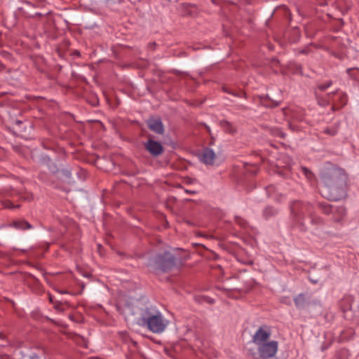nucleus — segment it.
I'll list each match as a JSON object with an SVG mask.
<instances>
[{
	"label": "nucleus",
	"instance_id": "32",
	"mask_svg": "<svg viewBox=\"0 0 359 359\" xmlns=\"http://www.w3.org/2000/svg\"><path fill=\"white\" fill-rule=\"evenodd\" d=\"M323 133L330 136H334L337 133V129L335 128H326L324 129Z\"/></svg>",
	"mask_w": 359,
	"mask_h": 359
},
{
	"label": "nucleus",
	"instance_id": "12",
	"mask_svg": "<svg viewBox=\"0 0 359 359\" xmlns=\"http://www.w3.org/2000/svg\"><path fill=\"white\" fill-rule=\"evenodd\" d=\"M148 128L158 135L164 133V126L160 118L151 117L147 121Z\"/></svg>",
	"mask_w": 359,
	"mask_h": 359
},
{
	"label": "nucleus",
	"instance_id": "31",
	"mask_svg": "<svg viewBox=\"0 0 359 359\" xmlns=\"http://www.w3.org/2000/svg\"><path fill=\"white\" fill-rule=\"evenodd\" d=\"M332 85V81L331 80L327 81V82L324 83H320L318 85V89L320 91H325L329 87H330Z\"/></svg>",
	"mask_w": 359,
	"mask_h": 359
},
{
	"label": "nucleus",
	"instance_id": "24",
	"mask_svg": "<svg viewBox=\"0 0 359 359\" xmlns=\"http://www.w3.org/2000/svg\"><path fill=\"white\" fill-rule=\"evenodd\" d=\"M316 100L320 106L327 107L332 101V98H328L327 94L325 97L319 96L318 94H316Z\"/></svg>",
	"mask_w": 359,
	"mask_h": 359
},
{
	"label": "nucleus",
	"instance_id": "57",
	"mask_svg": "<svg viewBox=\"0 0 359 359\" xmlns=\"http://www.w3.org/2000/svg\"><path fill=\"white\" fill-rule=\"evenodd\" d=\"M288 124H289V126H290L292 130H294V128H292V124H291L290 123H289Z\"/></svg>",
	"mask_w": 359,
	"mask_h": 359
},
{
	"label": "nucleus",
	"instance_id": "6",
	"mask_svg": "<svg viewBox=\"0 0 359 359\" xmlns=\"http://www.w3.org/2000/svg\"><path fill=\"white\" fill-rule=\"evenodd\" d=\"M317 207L325 215H332L334 222H341L346 215V208L344 206H334L326 202H318Z\"/></svg>",
	"mask_w": 359,
	"mask_h": 359
},
{
	"label": "nucleus",
	"instance_id": "34",
	"mask_svg": "<svg viewBox=\"0 0 359 359\" xmlns=\"http://www.w3.org/2000/svg\"><path fill=\"white\" fill-rule=\"evenodd\" d=\"M235 221L238 224H239L243 228H245V226H247V222L240 217H236Z\"/></svg>",
	"mask_w": 359,
	"mask_h": 359
},
{
	"label": "nucleus",
	"instance_id": "58",
	"mask_svg": "<svg viewBox=\"0 0 359 359\" xmlns=\"http://www.w3.org/2000/svg\"><path fill=\"white\" fill-rule=\"evenodd\" d=\"M242 108L244 109H247V107H245V106H242Z\"/></svg>",
	"mask_w": 359,
	"mask_h": 359
},
{
	"label": "nucleus",
	"instance_id": "35",
	"mask_svg": "<svg viewBox=\"0 0 359 359\" xmlns=\"http://www.w3.org/2000/svg\"><path fill=\"white\" fill-rule=\"evenodd\" d=\"M69 318L75 323H81L82 317L81 316L70 315Z\"/></svg>",
	"mask_w": 359,
	"mask_h": 359
},
{
	"label": "nucleus",
	"instance_id": "17",
	"mask_svg": "<svg viewBox=\"0 0 359 359\" xmlns=\"http://www.w3.org/2000/svg\"><path fill=\"white\" fill-rule=\"evenodd\" d=\"M281 111L285 118L290 117L297 121H302L304 119V114L300 109L294 110L285 107L283 108Z\"/></svg>",
	"mask_w": 359,
	"mask_h": 359
},
{
	"label": "nucleus",
	"instance_id": "28",
	"mask_svg": "<svg viewBox=\"0 0 359 359\" xmlns=\"http://www.w3.org/2000/svg\"><path fill=\"white\" fill-rule=\"evenodd\" d=\"M20 359H45V358L36 353H31L29 354H23Z\"/></svg>",
	"mask_w": 359,
	"mask_h": 359
},
{
	"label": "nucleus",
	"instance_id": "36",
	"mask_svg": "<svg viewBox=\"0 0 359 359\" xmlns=\"http://www.w3.org/2000/svg\"><path fill=\"white\" fill-rule=\"evenodd\" d=\"M252 168H248L246 167V170L250 172L252 175H255L258 171V168L256 165L251 166Z\"/></svg>",
	"mask_w": 359,
	"mask_h": 359
},
{
	"label": "nucleus",
	"instance_id": "21",
	"mask_svg": "<svg viewBox=\"0 0 359 359\" xmlns=\"http://www.w3.org/2000/svg\"><path fill=\"white\" fill-rule=\"evenodd\" d=\"M58 175V178L63 180L67 181L72 179V169L70 166L66 165L60 169Z\"/></svg>",
	"mask_w": 359,
	"mask_h": 359
},
{
	"label": "nucleus",
	"instance_id": "9",
	"mask_svg": "<svg viewBox=\"0 0 359 359\" xmlns=\"http://www.w3.org/2000/svg\"><path fill=\"white\" fill-rule=\"evenodd\" d=\"M157 311H158L152 306H145L140 309L139 316L135 319L137 323L140 326H145L149 319L151 318Z\"/></svg>",
	"mask_w": 359,
	"mask_h": 359
},
{
	"label": "nucleus",
	"instance_id": "8",
	"mask_svg": "<svg viewBox=\"0 0 359 359\" xmlns=\"http://www.w3.org/2000/svg\"><path fill=\"white\" fill-rule=\"evenodd\" d=\"M144 149L151 154L153 157H158L164 152V147L163 144L158 141L149 137L148 140L144 144Z\"/></svg>",
	"mask_w": 359,
	"mask_h": 359
},
{
	"label": "nucleus",
	"instance_id": "37",
	"mask_svg": "<svg viewBox=\"0 0 359 359\" xmlns=\"http://www.w3.org/2000/svg\"><path fill=\"white\" fill-rule=\"evenodd\" d=\"M53 304H54L55 309H56L57 311H63L62 304L61 302L55 301V302Z\"/></svg>",
	"mask_w": 359,
	"mask_h": 359
},
{
	"label": "nucleus",
	"instance_id": "29",
	"mask_svg": "<svg viewBox=\"0 0 359 359\" xmlns=\"http://www.w3.org/2000/svg\"><path fill=\"white\" fill-rule=\"evenodd\" d=\"M195 299H196V301H197L199 303L207 302L210 304H212L215 302L213 299H211L208 297H205V296L196 297Z\"/></svg>",
	"mask_w": 359,
	"mask_h": 359
},
{
	"label": "nucleus",
	"instance_id": "45",
	"mask_svg": "<svg viewBox=\"0 0 359 359\" xmlns=\"http://www.w3.org/2000/svg\"><path fill=\"white\" fill-rule=\"evenodd\" d=\"M104 2L106 4H111V3H115V2H121V0H103Z\"/></svg>",
	"mask_w": 359,
	"mask_h": 359
},
{
	"label": "nucleus",
	"instance_id": "52",
	"mask_svg": "<svg viewBox=\"0 0 359 359\" xmlns=\"http://www.w3.org/2000/svg\"><path fill=\"white\" fill-rule=\"evenodd\" d=\"M284 11L285 14H290L289 10L286 7H284Z\"/></svg>",
	"mask_w": 359,
	"mask_h": 359
},
{
	"label": "nucleus",
	"instance_id": "11",
	"mask_svg": "<svg viewBox=\"0 0 359 359\" xmlns=\"http://www.w3.org/2000/svg\"><path fill=\"white\" fill-rule=\"evenodd\" d=\"M198 156L200 161L205 165H213L216 158L215 153L209 147L203 148Z\"/></svg>",
	"mask_w": 359,
	"mask_h": 359
},
{
	"label": "nucleus",
	"instance_id": "47",
	"mask_svg": "<svg viewBox=\"0 0 359 359\" xmlns=\"http://www.w3.org/2000/svg\"><path fill=\"white\" fill-rule=\"evenodd\" d=\"M287 159V164L285 165L286 168H290V158L289 157H286Z\"/></svg>",
	"mask_w": 359,
	"mask_h": 359
},
{
	"label": "nucleus",
	"instance_id": "33",
	"mask_svg": "<svg viewBox=\"0 0 359 359\" xmlns=\"http://www.w3.org/2000/svg\"><path fill=\"white\" fill-rule=\"evenodd\" d=\"M4 205L5 208L9 209L18 208L20 207V205H14L13 202L9 200L4 201Z\"/></svg>",
	"mask_w": 359,
	"mask_h": 359
},
{
	"label": "nucleus",
	"instance_id": "46",
	"mask_svg": "<svg viewBox=\"0 0 359 359\" xmlns=\"http://www.w3.org/2000/svg\"><path fill=\"white\" fill-rule=\"evenodd\" d=\"M48 299H49V302L52 304H54L55 302V301L54 300L53 296L51 295L50 294H48Z\"/></svg>",
	"mask_w": 359,
	"mask_h": 359
},
{
	"label": "nucleus",
	"instance_id": "59",
	"mask_svg": "<svg viewBox=\"0 0 359 359\" xmlns=\"http://www.w3.org/2000/svg\"><path fill=\"white\" fill-rule=\"evenodd\" d=\"M118 255H121V256H123V252H118Z\"/></svg>",
	"mask_w": 359,
	"mask_h": 359
},
{
	"label": "nucleus",
	"instance_id": "2",
	"mask_svg": "<svg viewBox=\"0 0 359 359\" xmlns=\"http://www.w3.org/2000/svg\"><path fill=\"white\" fill-rule=\"evenodd\" d=\"M182 264V260L169 251L156 254L149 259L147 266L154 271L168 273Z\"/></svg>",
	"mask_w": 359,
	"mask_h": 359
},
{
	"label": "nucleus",
	"instance_id": "30",
	"mask_svg": "<svg viewBox=\"0 0 359 359\" xmlns=\"http://www.w3.org/2000/svg\"><path fill=\"white\" fill-rule=\"evenodd\" d=\"M301 170H302L303 174L305 175V177L308 180H311L313 179L314 175H313V172L309 168H307L306 167H301Z\"/></svg>",
	"mask_w": 359,
	"mask_h": 359
},
{
	"label": "nucleus",
	"instance_id": "27",
	"mask_svg": "<svg viewBox=\"0 0 359 359\" xmlns=\"http://www.w3.org/2000/svg\"><path fill=\"white\" fill-rule=\"evenodd\" d=\"M122 341L126 344H133V346H136L137 342L132 339L127 333L121 334Z\"/></svg>",
	"mask_w": 359,
	"mask_h": 359
},
{
	"label": "nucleus",
	"instance_id": "48",
	"mask_svg": "<svg viewBox=\"0 0 359 359\" xmlns=\"http://www.w3.org/2000/svg\"><path fill=\"white\" fill-rule=\"evenodd\" d=\"M15 194H16V195H18V194H20V193H18L17 191H12V192H11V193L8 194V196H11V197H13V196L14 195H15Z\"/></svg>",
	"mask_w": 359,
	"mask_h": 359
},
{
	"label": "nucleus",
	"instance_id": "54",
	"mask_svg": "<svg viewBox=\"0 0 359 359\" xmlns=\"http://www.w3.org/2000/svg\"><path fill=\"white\" fill-rule=\"evenodd\" d=\"M74 55L79 56V55H80V53H79L78 50H75V51L74 52Z\"/></svg>",
	"mask_w": 359,
	"mask_h": 359
},
{
	"label": "nucleus",
	"instance_id": "40",
	"mask_svg": "<svg viewBox=\"0 0 359 359\" xmlns=\"http://www.w3.org/2000/svg\"><path fill=\"white\" fill-rule=\"evenodd\" d=\"M12 119V121L13 123H15L17 126L20 127L21 124H22L23 121L22 120H20V119H13V118H11Z\"/></svg>",
	"mask_w": 359,
	"mask_h": 359
},
{
	"label": "nucleus",
	"instance_id": "19",
	"mask_svg": "<svg viewBox=\"0 0 359 359\" xmlns=\"http://www.w3.org/2000/svg\"><path fill=\"white\" fill-rule=\"evenodd\" d=\"M9 226L13 227L18 230L25 231L28 229H33V226L29 224L25 219H18L13 220L10 224Z\"/></svg>",
	"mask_w": 359,
	"mask_h": 359
},
{
	"label": "nucleus",
	"instance_id": "1",
	"mask_svg": "<svg viewBox=\"0 0 359 359\" xmlns=\"http://www.w3.org/2000/svg\"><path fill=\"white\" fill-rule=\"evenodd\" d=\"M291 221V229L297 228L302 232L307 231L308 229L304 223L305 214L311 213L313 206L309 202L294 200L289 205Z\"/></svg>",
	"mask_w": 359,
	"mask_h": 359
},
{
	"label": "nucleus",
	"instance_id": "44",
	"mask_svg": "<svg viewBox=\"0 0 359 359\" xmlns=\"http://www.w3.org/2000/svg\"><path fill=\"white\" fill-rule=\"evenodd\" d=\"M0 359H11V358L8 355L0 353Z\"/></svg>",
	"mask_w": 359,
	"mask_h": 359
},
{
	"label": "nucleus",
	"instance_id": "14",
	"mask_svg": "<svg viewBox=\"0 0 359 359\" xmlns=\"http://www.w3.org/2000/svg\"><path fill=\"white\" fill-rule=\"evenodd\" d=\"M328 98H332V101L340 105V107L345 106L348 102L347 95L337 89L333 92L327 93Z\"/></svg>",
	"mask_w": 359,
	"mask_h": 359
},
{
	"label": "nucleus",
	"instance_id": "5",
	"mask_svg": "<svg viewBox=\"0 0 359 359\" xmlns=\"http://www.w3.org/2000/svg\"><path fill=\"white\" fill-rule=\"evenodd\" d=\"M346 184H323L320 190L321 196L329 201H339L346 195Z\"/></svg>",
	"mask_w": 359,
	"mask_h": 359
},
{
	"label": "nucleus",
	"instance_id": "26",
	"mask_svg": "<svg viewBox=\"0 0 359 359\" xmlns=\"http://www.w3.org/2000/svg\"><path fill=\"white\" fill-rule=\"evenodd\" d=\"M349 351L346 348L339 350L335 355L336 359H348Z\"/></svg>",
	"mask_w": 359,
	"mask_h": 359
},
{
	"label": "nucleus",
	"instance_id": "49",
	"mask_svg": "<svg viewBox=\"0 0 359 359\" xmlns=\"http://www.w3.org/2000/svg\"><path fill=\"white\" fill-rule=\"evenodd\" d=\"M57 292L60 293V294H66L67 293V292L66 290H56Z\"/></svg>",
	"mask_w": 359,
	"mask_h": 359
},
{
	"label": "nucleus",
	"instance_id": "51",
	"mask_svg": "<svg viewBox=\"0 0 359 359\" xmlns=\"http://www.w3.org/2000/svg\"><path fill=\"white\" fill-rule=\"evenodd\" d=\"M253 263H254V262L252 260H249L247 262H245V264H249V265H252Z\"/></svg>",
	"mask_w": 359,
	"mask_h": 359
},
{
	"label": "nucleus",
	"instance_id": "43",
	"mask_svg": "<svg viewBox=\"0 0 359 359\" xmlns=\"http://www.w3.org/2000/svg\"><path fill=\"white\" fill-rule=\"evenodd\" d=\"M198 236H203V237H205L206 238H214V236L212 235H210V234H203V233H199Z\"/></svg>",
	"mask_w": 359,
	"mask_h": 359
},
{
	"label": "nucleus",
	"instance_id": "42",
	"mask_svg": "<svg viewBox=\"0 0 359 359\" xmlns=\"http://www.w3.org/2000/svg\"><path fill=\"white\" fill-rule=\"evenodd\" d=\"M309 51H310V49L309 48V47H306L305 48L300 50L299 51V53L301 54H308L309 53Z\"/></svg>",
	"mask_w": 359,
	"mask_h": 359
},
{
	"label": "nucleus",
	"instance_id": "18",
	"mask_svg": "<svg viewBox=\"0 0 359 359\" xmlns=\"http://www.w3.org/2000/svg\"><path fill=\"white\" fill-rule=\"evenodd\" d=\"M180 9L184 16L196 17L198 13V9L195 4L189 3L182 4Z\"/></svg>",
	"mask_w": 359,
	"mask_h": 359
},
{
	"label": "nucleus",
	"instance_id": "25",
	"mask_svg": "<svg viewBox=\"0 0 359 359\" xmlns=\"http://www.w3.org/2000/svg\"><path fill=\"white\" fill-rule=\"evenodd\" d=\"M308 215H309V217L311 218V222L312 224H316V225H323V223H324L323 219L320 217H319L313 213V209L311 211V213H309Z\"/></svg>",
	"mask_w": 359,
	"mask_h": 359
},
{
	"label": "nucleus",
	"instance_id": "15",
	"mask_svg": "<svg viewBox=\"0 0 359 359\" xmlns=\"http://www.w3.org/2000/svg\"><path fill=\"white\" fill-rule=\"evenodd\" d=\"M39 163L41 165L46 166L52 174L57 175L59 173V167L48 156L42 155L39 159Z\"/></svg>",
	"mask_w": 359,
	"mask_h": 359
},
{
	"label": "nucleus",
	"instance_id": "55",
	"mask_svg": "<svg viewBox=\"0 0 359 359\" xmlns=\"http://www.w3.org/2000/svg\"><path fill=\"white\" fill-rule=\"evenodd\" d=\"M250 289V287H247V288H245V289H242V288H241L240 290H241L247 291V290H249Z\"/></svg>",
	"mask_w": 359,
	"mask_h": 359
},
{
	"label": "nucleus",
	"instance_id": "7",
	"mask_svg": "<svg viewBox=\"0 0 359 359\" xmlns=\"http://www.w3.org/2000/svg\"><path fill=\"white\" fill-rule=\"evenodd\" d=\"M167 325L161 313L158 311L147 322L144 327L154 333H161L164 331Z\"/></svg>",
	"mask_w": 359,
	"mask_h": 359
},
{
	"label": "nucleus",
	"instance_id": "56",
	"mask_svg": "<svg viewBox=\"0 0 359 359\" xmlns=\"http://www.w3.org/2000/svg\"><path fill=\"white\" fill-rule=\"evenodd\" d=\"M20 198H22L23 200H28V198H25L22 196H20Z\"/></svg>",
	"mask_w": 359,
	"mask_h": 359
},
{
	"label": "nucleus",
	"instance_id": "16",
	"mask_svg": "<svg viewBox=\"0 0 359 359\" xmlns=\"http://www.w3.org/2000/svg\"><path fill=\"white\" fill-rule=\"evenodd\" d=\"M310 295L306 293H300L294 298V302L296 307L299 309H304L310 304Z\"/></svg>",
	"mask_w": 359,
	"mask_h": 359
},
{
	"label": "nucleus",
	"instance_id": "41",
	"mask_svg": "<svg viewBox=\"0 0 359 359\" xmlns=\"http://www.w3.org/2000/svg\"><path fill=\"white\" fill-rule=\"evenodd\" d=\"M223 90L227 93H229V94H231L234 96H236V97H241V95L239 94H236V93H234L233 92H231V90H229V89H227V88L226 87H223Z\"/></svg>",
	"mask_w": 359,
	"mask_h": 359
},
{
	"label": "nucleus",
	"instance_id": "38",
	"mask_svg": "<svg viewBox=\"0 0 359 359\" xmlns=\"http://www.w3.org/2000/svg\"><path fill=\"white\" fill-rule=\"evenodd\" d=\"M156 46H157V44L156 42H150L148 44V48L151 50H155Z\"/></svg>",
	"mask_w": 359,
	"mask_h": 359
},
{
	"label": "nucleus",
	"instance_id": "3",
	"mask_svg": "<svg viewBox=\"0 0 359 359\" xmlns=\"http://www.w3.org/2000/svg\"><path fill=\"white\" fill-rule=\"evenodd\" d=\"M323 184H331L339 183L346 184L347 177L344 170L334 165L324 168L320 174Z\"/></svg>",
	"mask_w": 359,
	"mask_h": 359
},
{
	"label": "nucleus",
	"instance_id": "4",
	"mask_svg": "<svg viewBox=\"0 0 359 359\" xmlns=\"http://www.w3.org/2000/svg\"><path fill=\"white\" fill-rule=\"evenodd\" d=\"M278 344L271 341L257 346V351L249 350V355L253 359H277L275 355L278 351Z\"/></svg>",
	"mask_w": 359,
	"mask_h": 359
},
{
	"label": "nucleus",
	"instance_id": "10",
	"mask_svg": "<svg viewBox=\"0 0 359 359\" xmlns=\"http://www.w3.org/2000/svg\"><path fill=\"white\" fill-rule=\"evenodd\" d=\"M353 298L351 296H345L340 302V308L344 313L345 318L352 320L353 315L352 313V304Z\"/></svg>",
	"mask_w": 359,
	"mask_h": 359
},
{
	"label": "nucleus",
	"instance_id": "13",
	"mask_svg": "<svg viewBox=\"0 0 359 359\" xmlns=\"http://www.w3.org/2000/svg\"><path fill=\"white\" fill-rule=\"evenodd\" d=\"M271 332L269 330H264L262 327H260L252 337V341L258 345L268 342Z\"/></svg>",
	"mask_w": 359,
	"mask_h": 359
},
{
	"label": "nucleus",
	"instance_id": "60",
	"mask_svg": "<svg viewBox=\"0 0 359 359\" xmlns=\"http://www.w3.org/2000/svg\"><path fill=\"white\" fill-rule=\"evenodd\" d=\"M3 334L1 333H0V337H2Z\"/></svg>",
	"mask_w": 359,
	"mask_h": 359
},
{
	"label": "nucleus",
	"instance_id": "23",
	"mask_svg": "<svg viewBox=\"0 0 359 359\" xmlns=\"http://www.w3.org/2000/svg\"><path fill=\"white\" fill-rule=\"evenodd\" d=\"M277 213L278 210L273 206H266L263 210V216L266 219L274 217Z\"/></svg>",
	"mask_w": 359,
	"mask_h": 359
},
{
	"label": "nucleus",
	"instance_id": "39",
	"mask_svg": "<svg viewBox=\"0 0 359 359\" xmlns=\"http://www.w3.org/2000/svg\"><path fill=\"white\" fill-rule=\"evenodd\" d=\"M332 104L331 110L332 111H335L339 109L340 107L337 106L338 104L337 103H335V101H332Z\"/></svg>",
	"mask_w": 359,
	"mask_h": 359
},
{
	"label": "nucleus",
	"instance_id": "53",
	"mask_svg": "<svg viewBox=\"0 0 359 359\" xmlns=\"http://www.w3.org/2000/svg\"><path fill=\"white\" fill-rule=\"evenodd\" d=\"M353 68H349L346 70L347 74H351V72L353 71Z\"/></svg>",
	"mask_w": 359,
	"mask_h": 359
},
{
	"label": "nucleus",
	"instance_id": "50",
	"mask_svg": "<svg viewBox=\"0 0 359 359\" xmlns=\"http://www.w3.org/2000/svg\"><path fill=\"white\" fill-rule=\"evenodd\" d=\"M185 191L190 194H195L196 193L195 191L186 190Z\"/></svg>",
	"mask_w": 359,
	"mask_h": 359
},
{
	"label": "nucleus",
	"instance_id": "20",
	"mask_svg": "<svg viewBox=\"0 0 359 359\" xmlns=\"http://www.w3.org/2000/svg\"><path fill=\"white\" fill-rule=\"evenodd\" d=\"M260 104L267 108H273L278 107L280 102L274 101L271 100L268 95H260L259 97Z\"/></svg>",
	"mask_w": 359,
	"mask_h": 359
},
{
	"label": "nucleus",
	"instance_id": "22",
	"mask_svg": "<svg viewBox=\"0 0 359 359\" xmlns=\"http://www.w3.org/2000/svg\"><path fill=\"white\" fill-rule=\"evenodd\" d=\"M219 125L226 133L234 135L237 132L236 128L228 121L222 120L220 121Z\"/></svg>",
	"mask_w": 359,
	"mask_h": 359
}]
</instances>
